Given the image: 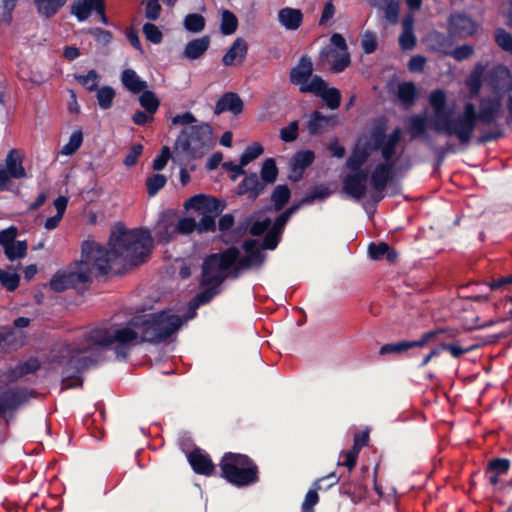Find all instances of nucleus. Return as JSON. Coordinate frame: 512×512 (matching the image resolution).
I'll return each instance as SVG.
<instances>
[{
    "mask_svg": "<svg viewBox=\"0 0 512 512\" xmlns=\"http://www.w3.org/2000/svg\"><path fill=\"white\" fill-rule=\"evenodd\" d=\"M75 81L83 86L89 92L95 91L98 88L100 82V75L94 69L89 70L86 75L74 74Z\"/></svg>",
    "mask_w": 512,
    "mask_h": 512,
    "instance_id": "38",
    "label": "nucleus"
},
{
    "mask_svg": "<svg viewBox=\"0 0 512 512\" xmlns=\"http://www.w3.org/2000/svg\"><path fill=\"white\" fill-rule=\"evenodd\" d=\"M28 245L27 242L24 241H15L11 244V246L6 247L4 253L7 259L11 262L22 259L27 255Z\"/></svg>",
    "mask_w": 512,
    "mask_h": 512,
    "instance_id": "44",
    "label": "nucleus"
},
{
    "mask_svg": "<svg viewBox=\"0 0 512 512\" xmlns=\"http://www.w3.org/2000/svg\"><path fill=\"white\" fill-rule=\"evenodd\" d=\"M207 258L222 275H228L231 279H238L243 271L253 268L246 255L242 256L240 249L236 246H231L219 253H212Z\"/></svg>",
    "mask_w": 512,
    "mask_h": 512,
    "instance_id": "10",
    "label": "nucleus"
},
{
    "mask_svg": "<svg viewBox=\"0 0 512 512\" xmlns=\"http://www.w3.org/2000/svg\"><path fill=\"white\" fill-rule=\"evenodd\" d=\"M188 462L196 474L204 476L214 474L215 465L211 457L200 448H195L189 453Z\"/></svg>",
    "mask_w": 512,
    "mask_h": 512,
    "instance_id": "21",
    "label": "nucleus"
},
{
    "mask_svg": "<svg viewBox=\"0 0 512 512\" xmlns=\"http://www.w3.org/2000/svg\"><path fill=\"white\" fill-rule=\"evenodd\" d=\"M91 281L90 274L78 264L75 270H60L56 272L49 282L51 290L63 292L70 288H78L79 285Z\"/></svg>",
    "mask_w": 512,
    "mask_h": 512,
    "instance_id": "12",
    "label": "nucleus"
},
{
    "mask_svg": "<svg viewBox=\"0 0 512 512\" xmlns=\"http://www.w3.org/2000/svg\"><path fill=\"white\" fill-rule=\"evenodd\" d=\"M511 462L508 458H492L485 469V474L505 475L509 472Z\"/></svg>",
    "mask_w": 512,
    "mask_h": 512,
    "instance_id": "40",
    "label": "nucleus"
},
{
    "mask_svg": "<svg viewBox=\"0 0 512 512\" xmlns=\"http://www.w3.org/2000/svg\"><path fill=\"white\" fill-rule=\"evenodd\" d=\"M368 255L372 260L386 259L390 263H394L398 257V253L386 242L370 243L368 246Z\"/></svg>",
    "mask_w": 512,
    "mask_h": 512,
    "instance_id": "28",
    "label": "nucleus"
},
{
    "mask_svg": "<svg viewBox=\"0 0 512 512\" xmlns=\"http://www.w3.org/2000/svg\"><path fill=\"white\" fill-rule=\"evenodd\" d=\"M213 146V130L208 123L184 128L175 141V149L193 159L202 157Z\"/></svg>",
    "mask_w": 512,
    "mask_h": 512,
    "instance_id": "7",
    "label": "nucleus"
},
{
    "mask_svg": "<svg viewBox=\"0 0 512 512\" xmlns=\"http://www.w3.org/2000/svg\"><path fill=\"white\" fill-rule=\"evenodd\" d=\"M299 124L297 120L291 121L287 126L280 129V139L290 143L298 138Z\"/></svg>",
    "mask_w": 512,
    "mask_h": 512,
    "instance_id": "55",
    "label": "nucleus"
},
{
    "mask_svg": "<svg viewBox=\"0 0 512 512\" xmlns=\"http://www.w3.org/2000/svg\"><path fill=\"white\" fill-rule=\"evenodd\" d=\"M227 278L228 275H222L206 257L202 264L200 281V287L203 289L192 299L191 307L197 308L210 303L215 296L221 293V285Z\"/></svg>",
    "mask_w": 512,
    "mask_h": 512,
    "instance_id": "9",
    "label": "nucleus"
},
{
    "mask_svg": "<svg viewBox=\"0 0 512 512\" xmlns=\"http://www.w3.org/2000/svg\"><path fill=\"white\" fill-rule=\"evenodd\" d=\"M129 324L140 332V342H166L183 324V318L170 310L134 316Z\"/></svg>",
    "mask_w": 512,
    "mask_h": 512,
    "instance_id": "5",
    "label": "nucleus"
},
{
    "mask_svg": "<svg viewBox=\"0 0 512 512\" xmlns=\"http://www.w3.org/2000/svg\"><path fill=\"white\" fill-rule=\"evenodd\" d=\"M427 120L422 115H415L409 123V131L413 138L423 136L426 133Z\"/></svg>",
    "mask_w": 512,
    "mask_h": 512,
    "instance_id": "50",
    "label": "nucleus"
},
{
    "mask_svg": "<svg viewBox=\"0 0 512 512\" xmlns=\"http://www.w3.org/2000/svg\"><path fill=\"white\" fill-rule=\"evenodd\" d=\"M109 246H113L114 253L132 265H138L149 257L153 240L150 231L146 228L127 230L120 227L110 235Z\"/></svg>",
    "mask_w": 512,
    "mask_h": 512,
    "instance_id": "4",
    "label": "nucleus"
},
{
    "mask_svg": "<svg viewBox=\"0 0 512 512\" xmlns=\"http://www.w3.org/2000/svg\"><path fill=\"white\" fill-rule=\"evenodd\" d=\"M402 138V129L396 127L390 134H386V122L380 120L370 130L369 139L364 143L358 142L346 160L349 170H367L363 165L368 161L374 151H380L383 160L393 159L397 146Z\"/></svg>",
    "mask_w": 512,
    "mask_h": 512,
    "instance_id": "3",
    "label": "nucleus"
},
{
    "mask_svg": "<svg viewBox=\"0 0 512 512\" xmlns=\"http://www.w3.org/2000/svg\"><path fill=\"white\" fill-rule=\"evenodd\" d=\"M88 33L93 36L95 41L103 46L110 44L113 40V34L109 30L100 27L90 28Z\"/></svg>",
    "mask_w": 512,
    "mask_h": 512,
    "instance_id": "57",
    "label": "nucleus"
},
{
    "mask_svg": "<svg viewBox=\"0 0 512 512\" xmlns=\"http://www.w3.org/2000/svg\"><path fill=\"white\" fill-rule=\"evenodd\" d=\"M315 159V154L311 150H303L296 152L292 157L293 170H304L309 167Z\"/></svg>",
    "mask_w": 512,
    "mask_h": 512,
    "instance_id": "42",
    "label": "nucleus"
},
{
    "mask_svg": "<svg viewBox=\"0 0 512 512\" xmlns=\"http://www.w3.org/2000/svg\"><path fill=\"white\" fill-rule=\"evenodd\" d=\"M23 153L18 149H11L5 159L4 169L13 179H22L27 177L25 168L23 167Z\"/></svg>",
    "mask_w": 512,
    "mask_h": 512,
    "instance_id": "25",
    "label": "nucleus"
},
{
    "mask_svg": "<svg viewBox=\"0 0 512 512\" xmlns=\"http://www.w3.org/2000/svg\"><path fill=\"white\" fill-rule=\"evenodd\" d=\"M474 54V47L470 44L457 46L450 52V55L458 62L469 59Z\"/></svg>",
    "mask_w": 512,
    "mask_h": 512,
    "instance_id": "60",
    "label": "nucleus"
},
{
    "mask_svg": "<svg viewBox=\"0 0 512 512\" xmlns=\"http://www.w3.org/2000/svg\"><path fill=\"white\" fill-rule=\"evenodd\" d=\"M238 28V19L236 15L227 9H224L221 13V25L220 31L224 35H231L235 33Z\"/></svg>",
    "mask_w": 512,
    "mask_h": 512,
    "instance_id": "39",
    "label": "nucleus"
},
{
    "mask_svg": "<svg viewBox=\"0 0 512 512\" xmlns=\"http://www.w3.org/2000/svg\"><path fill=\"white\" fill-rule=\"evenodd\" d=\"M143 34L145 38L153 44H159L163 40V34L161 30L152 23H145L143 25Z\"/></svg>",
    "mask_w": 512,
    "mask_h": 512,
    "instance_id": "56",
    "label": "nucleus"
},
{
    "mask_svg": "<svg viewBox=\"0 0 512 512\" xmlns=\"http://www.w3.org/2000/svg\"><path fill=\"white\" fill-rule=\"evenodd\" d=\"M123 86L133 94H138L147 88V82L142 80L133 69H125L121 73Z\"/></svg>",
    "mask_w": 512,
    "mask_h": 512,
    "instance_id": "31",
    "label": "nucleus"
},
{
    "mask_svg": "<svg viewBox=\"0 0 512 512\" xmlns=\"http://www.w3.org/2000/svg\"><path fill=\"white\" fill-rule=\"evenodd\" d=\"M341 479H343L341 489L345 494L350 495V486H348V484L346 483L345 475L342 474L338 476L336 472H330L326 476L319 478L314 482L313 486L316 487V489H322L321 483L324 482L325 480H331V482L327 485V488H329L339 483Z\"/></svg>",
    "mask_w": 512,
    "mask_h": 512,
    "instance_id": "45",
    "label": "nucleus"
},
{
    "mask_svg": "<svg viewBox=\"0 0 512 512\" xmlns=\"http://www.w3.org/2000/svg\"><path fill=\"white\" fill-rule=\"evenodd\" d=\"M28 400L29 393L25 388L12 387L0 393V406L5 413L18 409L20 405Z\"/></svg>",
    "mask_w": 512,
    "mask_h": 512,
    "instance_id": "20",
    "label": "nucleus"
},
{
    "mask_svg": "<svg viewBox=\"0 0 512 512\" xmlns=\"http://www.w3.org/2000/svg\"><path fill=\"white\" fill-rule=\"evenodd\" d=\"M373 7L384 5V16L390 23H396L399 18V3L396 0H373Z\"/></svg>",
    "mask_w": 512,
    "mask_h": 512,
    "instance_id": "36",
    "label": "nucleus"
},
{
    "mask_svg": "<svg viewBox=\"0 0 512 512\" xmlns=\"http://www.w3.org/2000/svg\"><path fill=\"white\" fill-rule=\"evenodd\" d=\"M83 134L80 130L75 131L71 134L69 141L62 148V153L65 155L74 154L82 145Z\"/></svg>",
    "mask_w": 512,
    "mask_h": 512,
    "instance_id": "54",
    "label": "nucleus"
},
{
    "mask_svg": "<svg viewBox=\"0 0 512 512\" xmlns=\"http://www.w3.org/2000/svg\"><path fill=\"white\" fill-rule=\"evenodd\" d=\"M105 0H76L71 5V13L79 22L87 20L93 11L97 12Z\"/></svg>",
    "mask_w": 512,
    "mask_h": 512,
    "instance_id": "26",
    "label": "nucleus"
},
{
    "mask_svg": "<svg viewBox=\"0 0 512 512\" xmlns=\"http://www.w3.org/2000/svg\"><path fill=\"white\" fill-rule=\"evenodd\" d=\"M302 93H313L320 97L327 107L331 110H336L341 104L340 90L335 87H328L326 81L319 75H315L310 85L302 88Z\"/></svg>",
    "mask_w": 512,
    "mask_h": 512,
    "instance_id": "13",
    "label": "nucleus"
},
{
    "mask_svg": "<svg viewBox=\"0 0 512 512\" xmlns=\"http://www.w3.org/2000/svg\"><path fill=\"white\" fill-rule=\"evenodd\" d=\"M139 103L148 114H155L160 106V101L153 91L143 90L139 97Z\"/></svg>",
    "mask_w": 512,
    "mask_h": 512,
    "instance_id": "41",
    "label": "nucleus"
},
{
    "mask_svg": "<svg viewBox=\"0 0 512 512\" xmlns=\"http://www.w3.org/2000/svg\"><path fill=\"white\" fill-rule=\"evenodd\" d=\"M167 183V177L163 174H153L146 179L147 193L155 196Z\"/></svg>",
    "mask_w": 512,
    "mask_h": 512,
    "instance_id": "48",
    "label": "nucleus"
},
{
    "mask_svg": "<svg viewBox=\"0 0 512 512\" xmlns=\"http://www.w3.org/2000/svg\"><path fill=\"white\" fill-rule=\"evenodd\" d=\"M184 208L194 210L202 215L200 221L197 222L199 234L213 233L217 229L216 218L224 211L226 203L214 196L197 194L185 201Z\"/></svg>",
    "mask_w": 512,
    "mask_h": 512,
    "instance_id": "8",
    "label": "nucleus"
},
{
    "mask_svg": "<svg viewBox=\"0 0 512 512\" xmlns=\"http://www.w3.org/2000/svg\"><path fill=\"white\" fill-rule=\"evenodd\" d=\"M303 13L298 8L284 7L277 13V20L286 30L295 31L303 23Z\"/></svg>",
    "mask_w": 512,
    "mask_h": 512,
    "instance_id": "24",
    "label": "nucleus"
},
{
    "mask_svg": "<svg viewBox=\"0 0 512 512\" xmlns=\"http://www.w3.org/2000/svg\"><path fill=\"white\" fill-rule=\"evenodd\" d=\"M314 67L311 58L308 55H302L297 65L290 70L289 81L291 84L299 86V91L302 93V88L309 86L313 75Z\"/></svg>",
    "mask_w": 512,
    "mask_h": 512,
    "instance_id": "17",
    "label": "nucleus"
},
{
    "mask_svg": "<svg viewBox=\"0 0 512 512\" xmlns=\"http://www.w3.org/2000/svg\"><path fill=\"white\" fill-rule=\"evenodd\" d=\"M278 173L279 171L274 158H267L264 160L260 171V179L265 183V186L275 183Z\"/></svg>",
    "mask_w": 512,
    "mask_h": 512,
    "instance_id": "37",
    "label": "nucleus"
},
{
    "mask_svg": "<svg viewBox=\"0 0 512 512\" xmlns=\"http://www.w3.org/2000/svg\"><path fill=\"white\" fill-rule=\"evenodd\" d=\"M20 283V276L16 272L5 271L0 268V284L8 291L16 290Z\"/></svg>",
    "mask_w": 512,
    "mask_h": 512,
    "instance_id": "49",
    "label": "nucleus"
},
{
    "mask_svg": "<svg viewBox=\"0 0 512 512\" xmlns=\"http://www.w3.org/2000/svg\"><path fill=\"white\" fill-rule=\"evenodd\" d=\"M96 98L101 109H110L115 98V90L111 86H102L96 89Z\"/></svg>",
    "mask_w": 512,
    "mask_h": 512,
    "instance_id": "43",
    "label": "nucleus"
},
{
    "mask_svg": "<svg viewBox=\"0 0 512 512\" xmlns=\"http://www.w3.org/2000/svg\"><path fill=\"white\" fill-rule=\"evenodd\" d=\"M184 27L187 31L198 33L205 27V19L201 14L191 13L184 19Z\"/></svg>",
    "mask_w": 512,
    "mask_h": 512,
    "instance_id": "47",
    "label": "nucleus"
},
{
    "mask_svg": "<svg viewBox=\"0 0 512 512\" xmlns=\"http://www.w3.org/2000/svg\"><path fill=\"white\" fill-rule=\"evenodd\" d=\"M33 2L39 16L50 19L64 7L67 0H33Z\"/></svg>",
    "mask_w": 512,
    "mask_h": 512,
    "instance_id": "32",
    "label": "nucleus"
},
{
    "mask_svg": "<svg viewBox=\"0 0 512 512\" xmlns=\"http://www.w3.org/2000/svg\"><path fill=\"white\" fill-rule=\"evenodd\" d=\"M174 226L172 224H161L157 226L156 235L158 237L159 242L169 243L173 240L174 234L177 231H174Z\"/></svg>",
    "mask_w": 512,
    "mask_h": 512,
    "instance_id": "61",
    "label": "nucleus"
},
{
    "mask_svg": "<svg viewBox=\"0 0 512 512\" xmlns=\"http://www.w3.org/2000/svg\"><path fill=\"white\" fill-rule=\"evenodd\" d=\"M219 468L220 476L236 487H246L259 481L257 464L245 454L224 453Z\"/></svg>",
    "mask_w": 512,
    "mask_h": 512,
    "instance_id": "6",
    "label": "nucleus"
},
{
    "mask_svg": "<svg viewBox=\"0 0 512 512\" xmlns=\"http://www.w3.org/2000/svg\"><path fill=\"white\" fill-rule=\"evenodd\" d=\"M18 235V229L15 226H10L6 229L0 231V245L6 249V247L11 246L13 242H15L16 237Z\"/></svg>",
    "mask_w": 512,
    "mask_h": 512,
    "instance_id": "62",
    "label": "nucleus"
},
{
    "mask_svg": "<svg viewBox=\"0 0 512 512\" xmlns=\"http://www.w3.org/2000/svg\"><path fill=\"white\" fill-rule=\"evenodd\" d=\"M40 367L41 365L37 358H30L17 365L15 372L18 377H23L28 374L37 372L40 369Z\"/></svg>",
    "mask_w": 512,
    "mask_h": 512,
    "instance_id": "51",
    "label": "nucleus"
},
{
    "mask_svg": "<svg viewBox=\"0 0 512 512\" xmlns=\"http://www.w3.org/2000/svg\"><path fill=\"white\" fill-rule=\"evenodd\" d=\"M429 103L434 110L433 129L447 137H455L464 147L470 145L478 123L491 128L480 129V134L476 139L477 145H485L505 136L502 125L496 122L500 115L498 98L482 97L479 100L478 110L472 102H466L462 112L456 116H451L450 111L446 110L447 97L441 89L430 93Z\"/></svg>",
    "mask_w": 512,
    "mask_h": 512,
    "instance_id": "1",
    "label": "nucleus"
},
{
    "mask_svg": "<svg viewBox=\"0 0 512 512\" xmlns=\"http://www.w3.org/2000/svg\"><path fill=\"white\" fill-rule=\"evenodd\" d=\"M495 42L504 51L512 55V34L503 28H498L495 31Z\"/></svg>",
    "mask_w": 512,
    "mask_h": 512,
    "instance_id": "52",
    "label": "nucleus"
},
{
    "mask_svg": "<svg viewBox=\"0 0 512 512\" xmlns=\"http://www.w3.org/2000/svg\"><path fill=\"white\" fill-rule=\"evenodd\" d=\"M247 51L246 41L243 38H237L223 56L222 61L226 66H234L236 60L242 63L247 55Z\"/></svg>",
    "mask_w": 512,
    "mask_h": 512,
    "instance_id": "27",
    "label": "nucleus"
},
{
    "mask_svg": "<svg viewBox=\"0 0 512 512\" xmlns=\"http://www.w3.org/2000/svg\"><path fill=\"white\" fill-rule=\"evenodd\" d=\"M333 117L325 116L319 111H314L307 123V129L311 136H318L325 132L328 126L332 125Z\"/></svg>",
    "mask_w": 512,
    "mask_h": 512,
    "instance_id": "30",
    "label": "nucleus"
},
{
    "mask_svg": "<svg viewBox=\"0 0 512 512\" xmlns=\"http://www.w3.org/2000/svg\"><path fill=\"white\" fill-rule=\"evenodd\" d=\"M332 194L331 190L324 186H315L313 187L309 192L305 194L303 198V202H306V204H312L316 200H324L327 199Z\"/></svg>",
    "mask_w": 512,
    "mask_h": 512,
    "instance_id": "46",
    "label": "nucleus"
},
{
    "mask_svg": "<svg viewBox=\"0 0 512 512\" xmlns=\"http://www.w3.org/2000/svg\"><path fill=\"white\" fill-rule=\"evenodd\" d=\"M397 97L400 102L409 107L417 98V89L413 82H403L398 85Z\"/></svg>",
    "mask_w": 512,
    "mask_h": 512,
    "instance_id": "35",
    "label": "nucleus"
},
{
    "mask_svg": "<svg viewBox=\"0 0 512 512\" xmlns=\"http://www.w3.org/2000/svg\"><path fill=\"white\" fill-rule=\"evenodd\" d=\"M393 159L384 160L377 164L370 176V183L375 192L382 193L392 178L394 162Z\"/></svg>",
    "mask_w": 512,
    "mask_h": 512,
    "instance_id": "19",
    "label": "nucleus"
},
{
    "mask_svg": "<svg viewBox=\"0 0 512 512\" xmlns=\"http://www.w3.org/2000/svg\"><path fill=\"white\" fill-rule=\"evenodd\" d=\"M210 38L203 36L189 41L183 51V56L189 60L199 59L209 48Z\"/></svg>",
    "mask_w": 512,
    "mask_h": 512,
    "instance_id": "29",
    "label": "nucleus"
},
{
    "mask_svg": "<svg viewBox=\"0 0 512 512\" xmlns=\"http://www.w3.org/2000/svg\"><path fill=\"white\" fill-rule=\"evenodd\" d=\"M140 332L129 323L126 326L110 325L95 327L87 331L80 343L67 345L61 355L54 358V362L62 367V389L78 388L83 386L81 374L91 367L98 365L100 353L94 356H85L94 348H106L116 344L117 355L126 356L127 346L137 342Z\"/></svg>",
    "mask_w": 512,
    "mask_h": 512,
    "instance_id": "2",
    "label": "nucleus"
},
{
    "mask_svg": "<svg viewBox=\"0 0 512 512\" xmlns=\"http://www.w3.org/2000/svg\"><path fill=\"white\" fill-rule=\"evenodd\" d=\"M478 24L464 13H452L447 20L448 35L452 38L466 39L473 36Z\"/></svg>",
    "mask_w": 512,
    "mask_h": 512,
    "instance_id": "15",
    "label": "nucleus"
},
{
    "mask_svg": "<svg viewBox=\"0 0 512 512\" xmlns=\"http://www.w3.org/2000/svg\"><path fill=\"white\" fill-rule=\"evenodd\" d=\"M171 158V151L168 146L161 148L160 154L153 160L152 168L156 171L163 170Z\"/></svg>",
    "mask_w": 512,
    "mask_h": 512,
    "instance_id": "63",
    "label": "nucleus"
},
{
    "mask_svg": "<svg viewBox=\"0 0 512 512\" xmlns=\"http://www.w3.org/2000/svg\"><path fill=\"white\" fill-rule=\"evenodd\" d=\"M487 82L494 94L492 98H498L502 101V96L512 91L511 71L504 65L493 67L487 76ZM491 98V96H489ZM502 102H500V108Z\"/></svg>",
    "mask_w": 512,
    "mask_h": 512,
    "instance_id": "14",
    "label": "nucleus"
},
{
    "mask_svg": "<svg viewBox=\"0 0 512 512\" xmlns=\"http://www.w3.org/2000/svg\"><path fill=\"white\" fill-rule=\"evenodd\" d=\"M82 256L80 266L89 272V267L97 270L99 274L106 275L111 270L112 264L119 259L118 254L114 253L113 246L110 249L96 244L95 242L86 241L82 245Z\"/></svg>",
    "mask_w": 512,
    "mask_h": 512,
    "instance_id": "11",
    "label": "nucleus"
},
{
    "mask_svg": "<svg viewBox=\"0 0 512 512\" xmlns=\"http://www.w3.org/2000/svg\"><path fill=\"white\" fill-rule=\"evenodd\" d=\"M291 198V190L286 184H279L275 186L271 194V202L273 209L278 212L281 211Z\"/></svg>",
    "mask_w": 512,
    "mask_h": 512,
    "instance_id": "34",
    "label": "nucleus"
},
{
    "mask_svg": "<svg viewBox=\"0 0 512 512\" xmlns=\"http://www.w3.org/2000/svg\"><path fill=\"white\" fill-rule=\"evenodd\" d=\"M435 338L434 332H425L421 335L420 339L415 341H399L396 343H388L381 346L379 350L380 355H387V354H401L409 349L415 348V347H423L426 344H428L431 340Z\"/></svg>",
    "mask_w": 512,
    "mask_h": 512,
    "instance_id": "18",
    "label": "nucleus"
},
{
    "mask_svg": "<svg viewBox=\"0 0 512 512\" xmlns=\"http://www.w3.org/2000/svg\"><path fill=\"white\" fill-rule=\"evenodd\" d=\"M243 108L244 103L237 93L226 92L217 100L214 113L220 115L228 111L234 115H238L243 111Z\"/></svg>",
    "mask_w": 512,
    "mask_h": 512,
    "instance_id": "23",
    "label": "nucleus"
},
{
    "mask_svg": "<svg viewBox=\"0 0 512 512\" xmlns=\"http://www.w3.org/2000/svg\"><path fill=\"white\" fill-rule=\"evenodd\" d=\"M317 490L318 489L315 487L306 493L305 499L302 503V512H314V506L319 502Z\"/></svg>",
    "mask_w": 512,
    "mask_h": 512,
    "instance_id": "64",
    "label": "nucleus"
},
{
    "mask_svg": "<svg viewBox=\"0 0 512 512\" xmlns=\"http://www.w3.org/2000/svg\"><path fill=\"white\" fill-rule=\"evenodd\" d=\"M281 237V234L269 229L263 237L261 247L265 250H274L280 243Z\"/></svg>",
    "mask_w": 512,
    "mask_h": 512,
    "instance_id": "59",
    "label": "nucleus"
},
{
    "mask_svg": "<svg viewBox=\"0 0 512 512\" xmlns=\"http://www.w3.org/2000/svg\"><path fill=\"white\" fill-rule=\"evenodd\" d=\"M263 151L264 149L259 143L247 146L240 157V162H242V165L247 166L250 162L258 158Z\"/></svg>",
    "mask_w": 512,
    "mask_h": 512,
    "instance_id": "53",
    "label": "nucleus"
},
{
    "mask_svg": "<svg viewBox=\"0 0 512 512\" xmlns=\"http://www.w3.org/2000/svg\"><path fill=\"white\" fill-rule=\"evenodd\" d=\"M195 230L197 231V222L191 217L181 218L174 226V231L183 235L190 234Z\"/></svg>",
    "mask_w": 512,
    "mask_h": 512,
    "instance_id": "58",
    "label": "nucleus"
},
{
    "mask_svg": "<svg viewBox=\"0 0 512 512\" xmlns=\"http://www.w3.org/2000/svg\"><path fill=\"white\" fill-rule=\"evenodd\" d=\"M265 183L258 177L257 173L245 174V177L238 185V194L246 195L251 201H255L265 190Z\"/></svg>",
    "mask_w": 512,
    "mask_h": 512,
    "instance_id": "22",
    "label": "nucleus"
},
{
    "mask_svg": "<svg viewBox=\"0 0 512 512\" xmlns=\"http://www.w3.org/2000/svg\"><path fill=\"white\" fill-rule=\"evenodd\" d=\"M343 179V191L355 200H361L367 193L368 170H350Z\"/></svg>",
    "mask_w": 512,
    "mask_h": 512,
    "instance_id": "16",
    "label": "nucleus"
},
{
    "mask_svg": "<svg viewBox=\"0 0 512 512\" xmlns=\"http://www.w3.org/2000/svg\"><path fill=\"white\" fill-rule=\"evenodd\" d=\"M321 55H325L327 57L330 56L333 58L330 70L335 74L343 72L351 64V57L349 52L339 53L336 50L329 48L326 52L323 50Z\"/></svg>",
    "mask_w": 512,
    "mask_h": 512,
    "instance_id": "33",
    "label": "nucleus"
}]
</instances>
